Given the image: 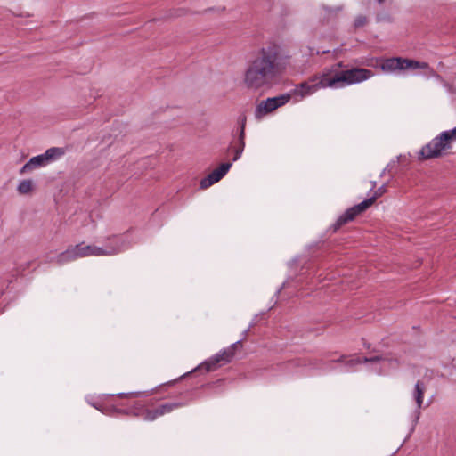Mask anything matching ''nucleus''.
<instances>
[{
	"label": "nucleus",
	"instance_id": "6ab92c4d",
	"mask_svg": "<svg viewBox=\"0 0 456 456\" xmlns=\"http://www.w3.org/2000/svg\"><path fill=\"white\" fill-rule=\"evenodd\" d=\"M422 403H423V401H416V409H415V411H414L413 416H412L413 427L411 428V432L413 431L415 425L419 421V416H420L419 410L422 407Z\"/></svg>",
	"mask_w": 456,
	"mask_h": 456
},
{
	"label": "nucleus",
	"instance_id": "bb28decb",
	"mask_svg": "<svg viewBox=\"0 0 456 456\" xmlns=\"http://www.w3.org/2000/svg\"><path fill=\"white\" fill-rule=\"evenodd\" d=\"M115 395H118L120 397H123L125 395V394L120 393V394H112V395H110V396H115Z\"/></svg>",
	"mask_w": 456,
	"mask_h": 456
},
{
	"label": "nucleus",
	"instance_id": "f8f14e48",
	"mask_svg": "<svg viewBox=\"0 0 456 456\" xmlns=\"http://www.w3.org/2000/svg\"><path fill=\"white\" fill-rule=\"evenodd\" d=\"M380 68L385 72H394L396 70H403V67L402 66V58L395 57V58L386 59L381 62Z\"/></svg>",
	"mask_w": 456,
	"mask_h": 456
},
{
	"label": "nucleus",
	"instance_id": "20e7f679",
	"mask_svg": "<svg viewBox=\"0 0 456 456\" xmlns=\"http://www.w3.org/2000/svg\"><path fill=\"white\" fill-rule=\"evenodd\" d=\"M387 189L386 185H382L379 187L373 193L371 197L367 200H364L359 204H356L349 208H347L342 215L338 216L337 221L330 227V230L332 232H337L343 225L347 223L354 220V218L360 214L366 211L374 202L381 197L384 193H386Z\"/></svg>",
	"mask_w": 456,
	"mask_h": 456
},
{
	"label": "nucleus",
	"instance_id": "5701e85b",
	"mask_svg": "<svg viewBox=\"0 0 456 456\" xmlns=\"http://www.w3.org/2000/svg\"><path fill=\"white\" fill-rule=\"evenodd\" d=\"M367 23V18L363 15H359L354 20V27L362 28Z\"/></svg>",
	"mask_w": 456,
	"mask_h": 456
},
{
	"label": "nucleus",
	"instance_id": "393cba45",
	"mask_svg": "<svg viewBox=\"0 0 456 456\" xmlns=\"http://www.w3.org/2000/svg\"><path fill=\"white\" fill-rule=\"evenodd\" d=\"M430 66L428 62L419 61L418 69H429Z\"/></svg>",
	"mask_w": 456,
	"mask_h": 456
},
{
	"label": "nucleus",
	"instance_id": "6e6552de",
	"mask_svg": "<svg viewBox=\"0 0 456 456\" xmlns=\"http://www.w3.org/2000/svg\"><path fill=\"white\" fill-rule=\"evenodd\" d=\"M444 138L443 133H441L431 142L422 147L419 152L421 157L425 159L438 158L442 155L443 151L451 149L450 142L447 139Z\"/></svg>",
	"mask_w": 456,
	"mask_h": 456
},
{
	"label": "nucleus",
	"instance_id": "f3484780",
	"mask_svg": "<svg viewBox=\"0 0 456 456\" xmlns=\"http://www.w3.org/2000/svg\"><path fill=\"white\" fill-rule=\"evenodd\" d=\"M115 238L119 239V240H121V242H122L121 245L119 246V250L118 251V254L128 248L126 241L124 240V238L122 236H119V235H112V236L108 237L106 239V243L103 247L115 246L116 245V243H115L116 240H114Z\"/></svg>",
	"mask_w": 456,
	"mask_h": 456
},
{
	"label": "nucleus",
	"instance_id": "aec40b11",
	"mask_svg": "<svg viewBox=\"0 0 456 456\" xmlns=\"http://www.w3.org/2000/svg\"><path fill=\"white\" fill-rule=\"evenodd\" d=\"M402 66L403 67V70L408 69H418L419 61H414V60L402 58Z\"/></svg>",
	"mask_w": 456,
	"mask_h": 456
},
{
	"label": "nucleus",
	"instance_id": "423d86ee",
	"mask_svg": "<svg viewBox=\"0 0 456 456\" xmlns=\"http://www.w3.org/2000/svg\"><path fill=\"white\" fill-rule=\"evenodd\" d=\"M65 151L63 148L52 147L45 153L31 158L19 171L20 175L30 173L33 170L45 167L50 162L54 161L63 156Z\"/></svg>",
	"mask_w": 456,
	"mask_h": 456
},
{
	"label": "nucleus",
	"instance_id": "ddd939ff",
	"mask_svg": "<svg viewBox=\"0 0 456 456\" xmlns=\"http://www.w3.org/2000/svg\"><path fill=\"white\" fill-rule=\"evenodd\" d=\"M245 148V133H239L238 138L231 143V149L234 152L233 161H237L242 155Z\"/></svg>",
	"mask_w": 456,
	"mask_h": 456
},
{
	"label": "nucleus",
	"instance_id": "412c9836",
	"mask_svg": "<svg viewBox=\"0 0 456 456\" xmlns=\"http://www.w3.org/2000/svg\"><path fill=\"white\" fill-rule=\"evenodd\" d=\"M442 133L443 136L444 137V139H447L450 143L452 141L456 140V127L452 130L444 131Z\"/></svg>",
	"mask_w": 456,
	"mask_h": 456
},
{
	"label": "nucleus",
	"instance_id": "4be33fe9",
	"mask_svg": "<svg viewBox=\"0 0 456 456\" xmlns=\"http://www.w3.org/2000/svg\"><path fill=\"white\" fill-rule=\"evenodd\" d=\"M153 395V390H147V391H142V392H134V393H129L126 395V396H131V397H149L151 395Z\"/></svg>",
	"mask_w": 456,
	"mask_h": 456
},
{
	"label": "nucleus",
	"instance_id": "b1692460",
	"mask_svg": "<svg viewBox=\"0 0 456 456\" xmlns=\"http://www.w3.org/2000/svg\"><path fill=\"white\" fill-rule=\"evenodd\" d=\"M238 123L240 125V133H245L246 123H247V116L245 114H240L238 118Z\"/></svg>",
	"mask_w": 456,
	"mask_h": 456
},
{
	"label": "nucleus",
	"instance_id": "39448f33",
	"mask_svg": "<svg viewBox=\"0 0 456 456\" xmlns=\"http://www.w3.org/2000/svg\"><path fill=\"white\" fill-rule=\"evenodd\" d=\"M240 344H241L240 340L236 341L235 343L231 345L229 347L223 349L222 351L216 354L215 355H213L207 361L200 363L198 367H196L192 370L183 375L182 378L191 376V375H195L197 373L202 372L203 370L205 373L214 371V370H217L218 368L229 363L232 360V358L235 354L236 348Z\"/></svg>",
	"mask_w": 456,
	"mask_h": 456
},
{
	"label": "nucleus",
	"instance_id": "f03ea898",
	"mask_svg": "<svg viewBox=\"0 0 456 456\" xmlns=\"http://www.w3.org/2000/svg\"><path fill=\"white\" fill-rule=\"evenodd\" d=\"M344 63L339 61L330 68L324 69L321 73L315 74L308 80L297 85L295 88V94L305 97L311 95L320 89L341 88L345 86L361 83L370 78L373 72L363 68H353L341 70Z\"/></svg>",
	"mask_w": 456,
	"mask_h": 456
},
{
	"label": "nucleus",
	"instance_id": "a211bd4d",
	"mask_svg": "<svg viewBox=\"0 0 456 456\" xmlns=\"http://www.w3.org/2000/svg\"><path fill=\"white\" fill-rule=\"evenodd\" d=\"M217 183L211 173L206 176L205 178L200 180V189H207L214 183Z\"/></svg>",
	"mask_w": 456,
	"mask_h": 456
},
{
	"label": "nucleus",
	"instance_id": "f257e3e1",
	"mask_svg": "<svg viewBox=\"0 0 456 456\" xmlns=\"http://www.w3.org/2000/svg\"><path fill=\"white\" fill-rule=\"evenodd\" d=\"M283 69L279 46L269 45L262 47L248 61L243 83L248 89L259 90L270 86L281 74Z\"/></svg>",
	"mask_w": 456,
	"mask_h": 456
},
{
	"label": "nucleus",
	"instance_id": "cd10ccee",
	"mask_svg": "<svg viewBox=\"0 0 456 456\" xmlns=\"http://www.w3.org/2000/svg\"><path fill=\"white\" fill-rule=\"evenodd\" d=\"M376 187V182H371V190H373Z\"/></svg>",
	"mask_w": 456,
	"mask_h": 456
},
{
	"label": "nucleus",
	"instance_id": "4468645a",
	"mask_svg": "<svg viewBox=\"0 0 456 456\" xmlns=\"http://www.w3.org/2000/svg\"><path fill=\"white\" fill-rule=\"evenodd\" d=\"M35 184L31 179H25L19 183L17 191L20 195L29 194L34 191Z\"/></svg>",
	"mask_w": 456,
	"mask_h": 456
},
{
	"label": "nucleus",
	"instance_id": "0eeeda50",
	"mask_svg": "<svg viewBox=\"0 0 456 456\" xmlns=\"http://www.w3.org/2000/svg\"><path fill=\"white\" fill-rule=\"evenodd\" d=\"M115 246L98 247L94 245H86L85 242H81L74 246L77 252V258H83L87 256H114L118 254L121 240L115 238Z\"/></svg>",
	"mask_w": 456,
	"mask_h": 456
},
{
	"label": "nucleus",
	"instance_id": "9d476101",
	"mask_svg": "<svg viewBox=\"0 0 456 456\" xmlns=\"http://www.w3.org/2000/svg\"><path fill=\"white\" fill-rule=\"evenodd\" d=\"M345 359H346V356L342 355L338 360H334V362H344L346 367L352 368L357 364H361L363 362H378L386 360V358H384L382 356L363 357L362 359V358H352V359H349L346 361H345Z\"/></svg>",
	"mask_w": 456,
	"mask_h": 456
},
{
	"label": "nucleus",
	"instance_id": "c85d7f7f",
	"mask_svg": "<svg viewBox=\"0 0 456 456\" xmlns=\"http://www.w3.org/2000/svg\"><path fill=\"white\" fill-rule=\"evenodd\" d=\"M379 4H383L385 0H377Z\"/></svg>",
	"mask_w": 456,
	"mask_h": 456
},
{
	"label": "nucleus",
	"instance_id": "9b49d317",
	"mask_svg": "<svg viewBox=\"0 0 456 456\" xmlns=\"http://www.w3.org/2000/svg\"><path fill=\"white\" fill-rule=\"evenodd\" d=\"M76 259H77V252L74 246H70L65 251L60 253L55 258H51L49 262L54 261L57 265H62Z\"/></svg>",
	"mask_w": 456,
	"mask_h": 456
},
{
	"label": "nucleus",
	"instance_id": "1a4fd4ad",
	"mask_svg": "<svg viewBox=\"0 0 456 456\" xmlns=\"http://www.w3.org/2000/svg\"><path fill=\"white\" fill-rule=\"evenodd\" d=\"M290 100L289 94H281L275 97L267 98L262 101L256 109L255 116L256 118H261L263 116L275 110L279 107L283 106Z\"/></svg>",
	"mask_w": 456,
	"mask_h": 456
},
{
	"label": "nucleus",
	"instance_id": "a878e982",
	"mask_svg": "<svg viewBox=\"0 0 456 456\" xmlns=\"http://www.w3.org/2000/svg\"><path fill=\"white\" fill-rule=\"evenodd\" d=\"M428 74H429L430 76H432V77H436V76H437L436 72V71L434 70V69H432V68H429V69H428Z\"/></svg>",
	"mask_w": 456,
	"mask_h": 456
},
{
	"label": "nucleus",
	"instance_id": "7ed1b4c3",
	"mask_svg": "<svg viewBox=\"0 0 456 456\" xmlns=\"http://www.w3.org/2000/svg\"><path fill=\"white\" fill-rule=\"evenodd\" d=\"M94 408L97 409L101 412L106 415H134L142 416L145 419L152 420L156 417L163 415L166 412L170 411L173 407L181 405L177 404H164L155 411H149L139 403H135L133 407H125L122 404V401H92L90 403Z\"/></svg>",
	"mask_w": 456,
	"mask_h": 456
},
{
	"label": "nucleus",
	"instance_id": "2eb2a0df",
	"mask_svg": "<svg viewBox=\"0 0 456 456\" xmlns=\"http://www.w3.org/2000/svg\"><path fill=\"white\" fill-rule=\"evenodd\" d=\"M231 167H232V164L229 163V162L223 163V164L220 165L219 167H217L215 170H213L211 172V175L214 176L216 181L218 182L226 175V173L229 171Z\"/></svg>",
	"mask_w": 456,
	"mask_h": 456
},
{
	"label": "nucleus",
	"instance_id": "dca6fc26",
	"mask_svg": "<svg viewBox=\"0 0 456 456\" xmlns=\"http://www.w3.org/2000/svg\"><path fill=\"white\" fill-rule=\"evenodd\" d=\"M427 388H428V386H427L426 382L424 380H419L415 384V387H414L413 394H412L413 399H422Z\"/></svg>",
	"mask_w": 456,
	"mask_h": 456
}]
</instances>
